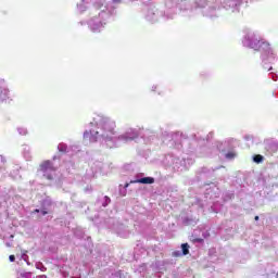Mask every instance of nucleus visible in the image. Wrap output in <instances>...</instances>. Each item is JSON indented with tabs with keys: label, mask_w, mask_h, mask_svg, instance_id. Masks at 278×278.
Here are the masks:
<instances>
[{
	"label": "nucleus",
	"mask_w": 278,
	"mask_h": 278,
	"mask_svg": "<svg viewBox=\"0 0 278 278\" xmlns=\"http://www.w3.org/2000/svg\"><path fill=\"white\" fill-rule=\"evenodd\" d=\"M102 138H106L108 140H112V136L116 134V123L110 121V119H104L102 121Z\"/></svg>",
	"instance_id": "f257e3e1"
},
{
	"label": "nucleus",
	"mask_w": 278,
	"mask_h": 278,
	"mask_svg": "<svg viewBox=\"0 0 278 278\" xmlns=\"http://www.w3.org/2000/svg\"><path fill=\"white\" fill-rule=\"evenodd\" d=\"M39 170L45 173L43 177L51 181L53 179V174L51 173H55V167H53V163H51V161H43L39 166Z\"/></svg>",
	"instance_id": "f03ea898"
},
{
	"label": "nucleus",
	"mask_w": 278,
	"mask_h": 278,
	"mask_svg": "<svg viewBox=\"0 0 278 278\" xmlns=\"http://www.w3.org/2000/svg\"><path fill=\"white\" fill-rule=\"evenodd\" d=\"M84 140H89V142H97V136L92 135V130L85 131Z\"/></svg>",
	"instance_id": "7ed1b4c3"
},
{
	"label": "nucleus",
	"mask_w": 278,
	"mask_h": 278,
	"mask_svg": "<svg viewBox=\"0 0 278 278\" xmlns=\"http://www.w3.org/2000/svg\"><path fill=\"white\" fill-rule=\"evenodd\" d=\"M135 184H155V178L153 177H143L135 181Z\"/></svg>",
	"instance_id": "20e7f679"
},
{
	"label": "nucleus",
	"mask_w": 278,
	"mask_h": 278,
	"mask_svg": "<svg viewBox=\"0 0 278 278\" xmlns=\"http://www.w3.org/2000/svg\"><path fill=\"white\" fill-rule=\"evenodd\" d=\"M181 249H182V255H188V253H190V245L188 243H182L181 244Z\"/></svg>",
	"instance_id": "39448f33"
},
{
	"label": "nucleus",
	"mask_w": 278,
	"mask_h": 278,
	"mask_svg": "<svg viewBox=\"0 0 278 278\" xmlns=\"http://www.w3.org/2000/svg\"><path fill=\"white\" fill-rule=\"evenodd\" d=\"M253 162H255V164H262V162H264V157L261 154H255Z\"/></svg>",
	"instance_id": "423d86ee"
},
{
	"label": "nucleus",
	"mask_w": 278,
	"mask_h": 278,
	"mask_svg": "<svg viewBox=\"0 0 278 278\" xmlns=\"http://www.w3.org/2000/svg\"><path fill=\"white\" fill-rule=\"evenodd\" d=\"M104 200H105V202L103 203V207H108V205H110V203H112V200L108 195L104 197Z\"/></svg>",
	"instance_id": "0eeeda50"
},
{
	"label": "nucleus",
	"mask_w": 278,
	"mask_h": 278,
	"mask_svg": "<svg viewBox=\"0 0 278 278\" xmlns=\"http://www.w3.org/2000/svg\"><path fill=\"white\" fill-rule=\"evenodd\" d=\"M233 157H236V152H228V153L226 154V159H227V160H233Z\"/></svg>",
	"instance_id": "6e6552de"
},
{
	"label": "nucleus",
	"mask_w": 278,
	"mask_h": 278,
	"mask_svg": "<svg viewBox=\"0 0 278 278\" xmlns=\"http://www.w3.org/2000/svg\"><path fill=\"white\" fill-rule=\"evenodd\" d=\"M118 139H119V140H125L126 142L129 141V140H134V138L127 137V136H125V135L119 136Z\"/></svg>",
	"instance_id": "1a4fd4ad"
},
{
	"label": "nucleus",
	"mask_w": 278,
	"mask_h": 278,
	"mask_svg": "<svg viewBox=\"0 0 278 278\" xmlns=\"http://www.w3.org/2000/svg\"><path fill=\"white\" fill-rule=\"evenodd\" d=\"M9 260H10V262H15V261H16V256L10 255V256H9Z\"/></svg>",
	"instance_id": "9d476101"
},
{
	"label": "nucleus",
	"mask_w": 278,
	"mask_h": 278,
	"mask_svg": "<svg viewBox=\"0 0 278 278\" xmlns=\"http://www.w3.org/2000/svg\"><path fill=\"white\" fill-rule=\"evenodd\" d=\"M42 216H47L49 214L47 211H41Z\"/></svg>",
	"instance_id": "9b49d317"
},
{
	"label": "nucleus",
	"mask_w": 278,
	"mask_h": 278,
	"mask_svg": "<svg viewBox=\"0 0 278 278\" xmlns=\"http://www.w3.org/2000/svg\"><path fill=\"white\" fill-rule=\"evenodd\" d=\"M254 220H260V216L256 215V216L254 217Z\"/></svg>",
	"instance_id": "f8f14e48"
},
{
	"label": "nucleus",
	"mask_w": 278,
	"mask_h": 278,
	"mask_svg": "<svg viewBox=\"0 0 278 278\" xmlns=\"http://www.w3.org/2000/svg\"><path fill=\"white\" fill-rule=\"evenodd\" d=\"M35 212L38 214L40 212V210L36 208Z\"/></svg>",
	"instance_id": "ddd939ff"
},
{
	"label": "nucleus",
	"mask_w": 278,
	"mask_h": 278,
	"mask_svg": "<svg viewBox=\"0 0 278 278\" xmlns=\"http://www.w3.org/2000/svg\"><path fill=\"white\" fill-rule=\"evenodd\" d=\"M128 187H129V184H126V185H125V188H128Z\"/></svg>",
	"instance_id": "4468645a"
},
{
	"label": "nucleus",
	"mask_w": 278,
	"mask_h": 278,
	"mask_svg": "<svg viewBox=\"0 0 278 278\" xmlns=\"http://www.w3.org/2000/svg\"><path fill=\"white\" fill-rule=\"evenodd\" d=\"M96 136H99V131H96Z\"/></svg>",
	"instance_id": "2eb2a0df"
},
{
	"label": "nucleus",
	"mask_w": 278,
	"mask_h": 278,
	"mask_svg": "<svg viewBox=\"0 0 278 278\" xmlns=\"http://www.w3.org/2000/svg\"><path fill=\"white\" fill-rule=\"evenodd\" d=\"M113 1H121V0H113Z\"/></svg>",
	"instance_id": "dca6fc26"
}]
</instances>
